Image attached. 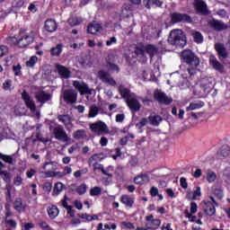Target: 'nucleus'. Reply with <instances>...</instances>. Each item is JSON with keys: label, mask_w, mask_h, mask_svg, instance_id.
I'll return each mask as SVG.
<instances>
[{"label": "nucleus", "mask_w": 230, "mask_h": 230, "mask_svg": "<svg viewBox=\"0 0 230 230\" xmlns=\"http://www.w3.org/2000/svg\"><path fill=\"white\" fill-rule=\"evenodd\" d=\"M197 197H202L200 187H196V190L193 191L192 200H197Z\"/></svg>", "instance_id": "bf43d9fd"}, {"label": "nucleus", "mask_w": 230, "mask_h": 230, "mask_svg": "<svg viewBox=\"0 0 230 230\" xmlns=\"http://www.w3.org/2000/svg\"><path fill=\"white\" fill-rule=\"evenodd\" d=\"M207 181L208 182H209L210 184L212 182H215V181H217V172H213V171H208L207 172Z\"/></svg>", "instance_id": "37998d69"}, {"label": "nucleus", "mask_w": 230, "mask_h": 230, "mask_svg": "<svg viewBox=\"0 0 230 230\" xmlns=\"http://www.w3.org/2000/svg\"><path fill=\"white\" fill-rule=\"evenodd\" d=\"M209 62H210V66H212V67L216 69V71H218L219 73H224V65L221 64L218 61V59H217V58H210Z\"/></svg>", "instance_id": "bb28decb"}, {"label": "nucleus", "mask_w": 230, "mask_h": 230, "mask_svg": "<svg viewBox=\"0 0 230 230\" xmlns=\"http://www.w3.org/2000/svg\"><path fill=\"white\" fill-rule=\"evenodd\" d=\"M214 48L219 58H227V57H229V54L227 53V49H226L224 43L217 42L215 44Z\"/></svg>", "instance_id": "2eb2a0df"}, {"label": "nucleus", "mask_w": 230, "mask_h": 230, "mask_svg": "<svg viewBox=\"0 0 230 230\" xmlns=\"http://www.w3.org/2000/svg\"><path fill=\"white\" fill-rule=\"evenodd\" d=\"M119 93L120 94V96H122V98L124 100H129L130 97V89L123 86V85H120L119 86Z\"/></svg>", "instance_id": "2f4dec72"}, {"label": "nucleus", "mask_w": 230, "mask_h": 230, "mask_svg": "<svg viewBox=\"0 0 230 230\" xmlns=\"http://www.w3.org/2000/svg\"><path fill=\"white\" fill-rule=\"evenodd\" d=\"M148 120L153 127H159V124L163 121V118L159 115H150Z\"/></svg>", "instance_id": "473e14b6"}, {"label": "nucleus", "mask_w": 230, "mask_h": 230, "mask_svg": "<svg viewBox=\"0 0 230 230\" xmlns=\"http://www.w3.org/2000/svg\"><path fill=\"white\" fill-rule=\"evenodd\" d=\"M194 8L199 13L206 15L208 13V4L204 0H194Z\"/></svg>", "instance_id": "dca6fc26"}, {"label": "nucleus", "mask_w": 230, "mask_h": 230, "mask_svg": "<svg viewBox=\"0 0 230 230\" xmlns=\"http://www.w3.org/2000/svg\"><path fill=\"white\" fill-rule=\"evenodd\" d=\"M22 66H21V64H18V65H13V71L14 73V76H21L22 75Z\"/></svg>", "instance_id": "de8ad7c7"}, {"label": "nucleus", "mask_w": 230, "mask_h": 230, "mask_svg": "<svg viewBox=\"0 0 230 230\" xmlns=\"http://www.w3.org/2000/svg\"><path fill=\"white\" fill-rule=\"evenodd\" d=\"M214 195L217 199L222 200L224 199V190L222 189H215Z\"/></svg>", "instance_id": "5fc2aeb1"}, {"label": "nucleus", "mask_w": 230, "mask_h": 230, "mask_svg": "<svg viewBox=\"0 0 230 230\" xmlns=\"http://www.w3.org/2000/svg\"><path fill=\"white\" fill-rule=\"evenodd\" d=\"M102 24L93 22L88 25L87 31L91 33V35H96L98 31H102Z\"/></svg>", "instance_id": "b1692460"}, {"label": "nucleus", "mask_w": 230, "mask_h": 230, "mask_svg": "<svg viewBox=\"0 0 230 230\" xmlns=\"http://www.w3.org/2000/svg\"><path fill=\"white\" fill-rule=\"evenodd\" d=\"M206 105L204 102L199 101L198 102H190V105L186 108V111L190 112V111H197L199 109H202Z\"/></svg>", "instance_id": "c85d7f7f"}, {"label": "nucleus", "mask_w": 230, "mask_h": 230, "mask_svg": "<svg viewBox=\"0 0 230 230\" xmlns=\"http://www.w3.org/2000/svg\"><path fill=\"white\" fill-rule=\"evenodd\" d=\"M4 222L7 226H9V227H12V229H15V227H17V221L13 219L4 218Z\"/></svg>", "instance_id": "6e6d98bb"}, {"label": "nucleus", "mask_w": 230, "mask_h": 230, "mask_svg": "<svg viewBox=\"0 0 230 230\" xmlns=\"http://www.w3.org/2000/svg\"><path fill=\"white\" fill-rule=\"evenodd\" d=\"M55 67L58 73V75L62 77V78H70L71 77V71L69 70V68H67V66H62L60 64H56Z\"/></svg>", "instance_id": "f3484780"}, {"label": "nucleus", "mask_w": 230, "mask_h": 230, "mask_svg": "<svg viewBox=\"0 0 230 230\" xmlns=\"http://www.w3.org/2000/svg\"><path fill=\"white\" fill-rule=\"evenodd\" d=\"M167 42L176 48H184L188 44L186 35L181 30H174L170 32Z\"/></svg>", "instance_id": "f03ea898"}, {"label": "nucleus", "mask_w": 230, "mask_h": 230, "mask_svg": "<svg viewBox=\"0 0 230 230\" xmlns=\"http://www.w3.org/2000/svg\"><path fill=\"white\" fill-rule=\"evenodd\" d=\"M2 175H3V181H4V182H11V179H12V176L10 175V172H8L7 171H5V172H4L3 173H2Z\"/></svg>", "instance_id": "e2e57ef3"}, {"label": "nucleus", "mask_w": 230, "mask_h": 230, "mask_svg": "<svg viewBox=\"0 0 230 230\" xmlns=\"http://www.w3.org/2000/svg\"><path fill=\"white\" fill-rule=\"evenodd\" d=\"M70 26H78L80 25V20L78 18H72L68 20Z\"/></svg>", "instance_id": "338daca9"}, {"label": "nucleus", "mask_w": 230, "mask_h": 230, "mask_svg": "<svg viewBox=\"0 0 230 230\" xmlns=\"http://www.w3.org/2000/svg\"><path fill=\"white\" fill-rule=\"evenodd\" d=\"M39 226L42 230H53V228H51V226H49L46 221H40Z\"/></svg>", "instance_id": "052dcab7"}, {"label": "nucleus", "mask_w": 230, "mask_h": 230, "mask_svg": "<svg viewBox=\"0 0 230 230\" xmlns=\"http://www.w3.org/2000/svg\"><path fill=\"white\" fill-rule=\"evenodd\" d=\"M98 76L103 84H109V85H111L112 87H114V85H116V80H114V78L111 77L109 73L105 72V70H99Z\"/></svg>", "instance_id": "9b49d317"}, {"label": "nucleus", "mask_w": 230, "mask_h": 230, "mask_svg": "<svg viewBox=\"0 0 230 230\" xmlns=\"http://www.w3.org/2000/svg\"><path fill=\"white\" fill-rule=\"evenodd\" d=\"M128 107L130 109V111H133V112H137L139 109H141V104L139 103V101L136 98L130 97L127 101Z\"/></svg>", "instance_id": "6ab92c4d"}, {"label": "nucleus", "mask_w": 230, "mask_h": 230, "mask_svg": "<svg viewBox=\"0 0 230 230\" xmlns=\"http://www.w3.org/2000/svg\"><path fill=\"white\" fill-rule=\"evenodd\" d=\"M91 197H98V195H102V188L96 186L90 190Z\"/></svg>", "instance_id": "603ef678"}, {"label": "nucleus", "mask_w": 230, "mask_h": 230, "mask_svg": "<svg viewBox=\"0 0 230 230\" xmlns=\"http://www.w3.org/2000/svg\"><path fill=\"white\" fill-rule=\"evenodd\" d=\"M35 99L38 103L44 104L51 100V94L46 93L44 91L38 92L35 93Z\"/></svg>", "instance_id": "a211bd4d"}, {"label": "nucleus", "mask_w": 230, "mask_h": 230, "mask_svg": "<svg viewBox=\"0 0 230 230\" xmlns=\"http://www.w3.org/2000/svg\"><path fill=\"white\" fill-rule=\"evenodd\" d=\"M22 100H23L26 107L30 109L31 112H35V111H37V105L35 104V102L33 99H31L30 93H28L26 90L22 93Z\"/></svg>", "instance_id": "1a4fd4ad"}, {"label": "nucleus", "mask_w": 230, "mask_h": 230, "mask_svg": "<svg viewBox=\"0 0 230 230\" xmlns=\"http://www.w3.org/2000/svg\"><path fill=\"white\" fill-rule=\"evenodd\" d=\"M78 62L82 67H93V61H91V58L89 57L80 58Z\"/></svg>", "instance_id": "72a5a7b5"}, {"label": "nucleus", "mask_w": 230, "mask_h": 230, "mask_svg": "<svg viewBox=\"0 0 230 230\" xmlns=\"http://www.w3.org/2000/svg\"><path fill=\"white\" fill-rule=\"evenodd\" d=\"M8 55V47L5 45H0V58Z\"/></svg>", "instance_id": "13d9d810"}, {"label": "nucleus", "mask_w": 230, "mask_h": 230, "mask_svg": "<svg viewBox=\"0 0 230 230\" xmlns=\"http://www.w3.org/2000/svg\"><path fill=\"white\" fill-rule=\"evenodd\" d=\"M3 88L5 91H8L9 89H11L12 88V80H10V79L5 80L4 83L3 84Z\"/></svg>", "instance_id": "774afa93"}, {"label": "nucleus", "mask_w": 230, "mask_h": 230, "mask_svg": "<svg viewBox=\"0 0 230 230\" xmlns=\"http://www.w3.org/2000/svg\"><path fill=\"white\" fill-rule=\"evenodd\" d=\"M106 67L109 71H114L115 73L119 72V66L114 63H111V61L106 63Z\"/></svg>", "instance_id": "79ce46f5"}, {"label": "nucleus", "mask_w": 230, "mask_h": 230, "mask_svg": "<svg viewBox=\"0 0 230 230\" xmlns=\"http://www.w3.org/2000/svg\"><path fill=\"white\" fill-rule=\"evenodd\" d=\"M154 98L158 102V103H163L164 105H170L173 100L172 98H169L164 92H162L161 90H156L154 93Z\"/></svg>", "instance_id": "6e6552de"}, {"label": "nucleus", "mask_w": 230, "mask_h": 230, "mask_svg": "<svg viewBox=\"0 0 230 230\" xmlns=\"http://www.w3.org/2000/svg\"><path fill=\"white\" fill-rule=\"evenodd\" d=\"M103 159H105V157H103V154L102 153L93 154L88 159V165L92 166V165L96 164L98 163H102Z\"/></svg>", "instance_id": "4be33fe9"}, {"label": "nucleus", "mask_w": 230, "mask_h": 230, "mask_svg": "<svg viewBox=\"0 0 230 230\" xmlns=\"http://www.w3.org/2000/svg\"><path fill=\"white\" fill-rule=\"evenodd\" d=\"M22 177L21 175H16L13 179V184L14 186H21L22 184Z\"/></svg>", "instance_id": "680f3d73"}, {"label": "nucleus", "mask_w": 230, "mask_h": 230, "mask_svg": "<svg viewBox=\"0 0 230 230\" xmlns=\"http://www.w3.org/2000/svg\"><path fill=\"white\" fill-rule=\"evenodd\" d=\"M44 28L46 30V31H49V33H53V31H57V22H55L54 20H47L45 22V25Z\"/></svg>", "instance_id": "393cba45"}, {"label": "nucleus", "mask_w": 230, "mask_h": 230, "mask_svg": "<svg viewBox=\"0 0 230 230\" xmlns=\"http://www.w3.org/2000/svg\"><path fill=\"white\" fill-rule=\"evenodd\" d=\"M63 100L65 103L73 105L78 101V93L73 89H67L63 92Z\"/></svg>", "instance_id": "423d86ee"}, {"label": "nucleus", "mask_w": 230, "mask_h": 230, "mask_svg": "<svg viewBox=\"0 0 230 230\" xmlns=\"http://www.w3.org/2000/svg\"><path fill=\"white\" fill-rule=\"evenodd\" d=\"M75 191L78 195H85V193L87 192V184L83 183L81 185H79L76 189Z\"/></svg>", "instance_id": "c03bdc74"}, {"label": "nucleus", "mask_w": 230, "mask_h": 230, "mask_svg": "<svg viewBox=\"0 0 230 230\" xmlns=\"http://www.w3.org/2000/svg\"><path fill=\"white\" fill-rule=\"evenodd\" d=\"M62 53V44H58L56 47L50 49V55L52 57H60Z\"/></svg>", "instance_id": "4c0bfd02"}, {"label": "nucleus", "mask_w": 230, "mask_h": 230, "mask_svg": "<svg viewBox=\"0 0 230 230\" xmlns=\"http://www.w3.org/2000/svg\"><path fill=\"white\" fill-rule=\"evenodd\" d=\"M209 199L210 201L203 200L201 204H202L205 215H207L208 217H213V215L217 213V208H215V206L218 207V203L217 202V200L213 196H210Z\"/></svg>", "instance_id": "39448f33"}, {"label": "nucleus", "mask_w": 230, "mask_h": 230, "mask_svg": "<svg viewBox=\"0 0 230 230\" xmlns=\"http://www.w3.org/2000/svg\"><path fill=\"white\" fill-rule=\"evenodd\" d=\"M197 203L195 201H192L190 203V213L188 210H185V217H187V218H191V215H195V213H197Z\"/></svg>", "instance_id": "e433bc0d"}, {"label": "nucleus", "mask_w": 230, "mask_h": 230, "mask_svg": "<svg viewBox=\"0 0 230 230\" xmlns=\"http://www.w3.org/2000/svg\"><path fill=\"white\" fill-rule=\"evenodd\" d=\"M120 202L121 204H124V206H126V208H132L134 206V197L128 195V194H123L120 197Z\"/></svg>", "instance_id": "412c9836"}, {"label": "nucleus", "mask_w": 230, "mask_h": 230, "mask_svg": "<svg viewBox=\"0 0 230 230\" xmlns=\"http://www.w3.org/2000/svg\"><path fill=\"white\" fill-rule=\"evenodd\" d=\"M145 51L146 53H148L150 58H154V57L159 53V49L155 45L148 44L146 46Z\"/></svg>", "instance_id": "a878e982"}, {"label": "nucleus", "mask_w": 230, "mask_h": 230, "mask_svg": "<svg viewBox=\"0 0 230 230\" xmlns=\"http://www.w3.org/2000/svg\"><path fill=\"white\" fill-rule=\"evenodd\" d=\"M47 213L50 220H55V218H57V217H58V215L60 214V210L58 209V207H57V205H49L47 208Z\"/></svg>", "instance_id": "aec40b11"}, {"label": "nucleus", "mask_w": 230, "mask_h": 230, "mask_svg": "<svg viewBox=\"0 0 230 230\" xmlns=\"http://www.w3.org/2000/svg\"><path fill=\"white\" fill-rule=\"evenodd\" d=\"M121 226L126 229H136V226H134L131 222L122 221Z\"/></svg>", "instance_id": "0e129e2a"}, {"label": "nucleus", "mask_w": 230, "mask_h": 230, "mask_svg": "<svg viewBox=\"0 0 230 230\" xmlns=\"http://www.w3.org/2000/svg\"><path fill=\"white\" fill-rule=\"evenodd\" d=\"M20 38L17 40V46L20 48H26L30 46L33 40H35V33L31 31L29 34L24 33V30H20Z\"/></svg>", "instance_id": "7ed1b4c3"}, {"label": "nucleus", "mask_w": 230, "mask_h": 230, "mask_svg": "<svg viewBox=\"0 0 230 230\" xmlns=\"http://www.w3.org/2000/svg\"><path fill=\"white\" fill-rule=\"evenodd\" d=\"M181 58L184 64H187L189 67L187 68L188 76L185 78H190L193 80L195 75H197V69L200 66V58L195 54L191 49H185L181 53Z\"/></svg>", "instance_id": "f257e3e1"}, {"label": "nucleus", "mask_w": 230, "mask_h": 230, "mask_svg": "<svg viewBox=\"0 0 230 230\" xmlns=\"http://www.w3.org/2000/svg\"><path fill=\"white\" fill-rule=\"evenodd\" d=\"M92 132L95 134H109V127L105 122L99 120L90 125Z\"/></svg>", "instance_id": "0eeeda50"}, {"label": "nucleus", "mask_w": 230, "mask_h": 230, "mask_svg": "<svg viewBox=\"0 0 230 230\" xmlns=\"http://www.w3.org/2000/svg\"><path fill=\"white\" fill-rule=\"evenodd\" d=\"M200 87H201L203 93H205L211 92V87L209 86V81L201 82Z\"/></svg>", "instance_id": "8fccbe9b"}, {"label": "nucleus", "mask_w": 230, "mask_h": 230, "mask_svg": "<svg viewBox=\"0 0 230 230\" xmlns=\"http://www.w3.org/2000/svg\"><path fill=\"white\" fill-rule=\"evenodd\" d=\"M5 214L4 218H10V217H13V212L12 211V206L10 204L6 203L4 205Z\"/></svg>", "instance_id": "3c124183"}, {"label": "nucleus", "mask_w": 230, "mask_h": 230, "mask_svg": "<svg viewBox=\"0 0 230 230\" xmlns=\"http://www.w3.org/2000/svg\"><path fill=\"white\" fill-rule=\"evenodd\" d=\"M74 139H85L87 137V133H85V129H77L74 135Z\"/></svg>", "instance_id": "c9c22d12"}, {"label": "nucleus", "mask_w": 230, "mask_h": 230, "mask_svg": "<svg viewBox=\"0 0 230 230\" xmlns=\"http://www.w3.org/2000/svg\"><path fill=\"white\" fill-rule=\"evenodd\" d=\"M53 133L55 139H58V141H64V143H68L69 137L67 136V133H66V130H64V128H55Z\"/></svg>", "instance_id": "f8f14e48"}, {"label": "nucleus", "mask_w": 230, "mask_h": 230, "mask_svg": "<svg viewBox=\"0 0 230 230\" xmlns=\"http://www.w3.org/2000/svg\"><path fill=\"white\" fill-rule=\"evenodd\" d=\"M144 4L147 10H150L153 6H157L161 8L163 6V2L161 0H146L144 1Z\"/></svg>", "instance_id": "cd10ccee"}, {"label": "nucleus", "mask_w": 230, "mask_h": 230, "mask_svg": "<svg viewBox=\"0 0 230 230\" xmlns=\"http://www.w3.org/2000/svg\"><path fill=\"white\" fill-rule=\"evenodd\" d=\"M73 85L75 89L80 93V94H91V90L89 89V85H87V84H81L79 81H74Z\"/></svg>", "instance_id": "ddd939ff"}, {"label": "nucleus", "mask_w": 230, "mask_h": 230, "mask_svg": "<svg viewBox=\"0 0 230 230\" xmlns=\"http://www.w3.org/2000/svg\"><path fill=\"white\" fill-rule=\"evenodd\" d=\"M180 186H181L183 190H188V181L186 180V178L181 177L180 179Z\"/></svg>", "instance_id": "69168bd1"}, {"label": "nucleus", "mask_w": 230, "mask_h": 230, "mask_svg": "<svg viewBox=\"0 0 230 230\" xmlns=\"http://www.w3.org/2000/svg\"><path fill=\"white\" fill-rule=\"evenodd\" d=\"M22 230L35 229V224H33V223H22Z\"/></svg>", "instance_id": "4d7b16f0"}, {"label": "nucleus", "mask_w": 230, "mask_h": 230, "mask_svg": "<svg viewBox=\"0 0 230 230\" xmlns=\"http://www.w3.org/2000/svg\"><path fill=\"white\" fill-rule=\"evenodd\" d=\"M170 18L172 24H179V22L191 24L193 22V19L190 14L180 12L172 13Z\"/></svg>", "instance_id": "20e7f679"}, {"label": "nucleus", "mask_w": 230, "mask_h": 230, "mask_svg": "<svg viewBox=\"0 0 230 230\" xmlns=\"http://www.w3.org/2000/svg\"><path fill=\"white\" fill-rule=\"evenodd\" d=\"M98 112H100V107L96 105L92 106L89 111L90 118H96V116H98Z\"/></svg>", "instance_id": "49530a36"}, {"label": "nucleus", "mask_w": 230, "mask_h": 230, "mask_svg": "<svg viewBox=\"0 0 230 230\" xmlns=\"http://www.w3.org/2000/svg\"><path fill=\"white\" fill-rule=\"evenodd\" d=\"M13 155H4L3 153H0V159L4 161V163H6L7 164H13Z\"/></svg>", "instance_id": "58836bf2"}, {"label": "nucleus", "mask_w": 230, "mask_h": 230, "mask_svg": "<svg viewBox=\"0 0 230 230\" xmlns=\"http://www.w3.org/2000/svg\"><path fill=\"white\" fill-rule=\"evenodd\" d=\"M145 179H148V175L146 174H138L134 178L135 184L143 185L145 184Z\"/></svg>", "instance_id": "ea45409f"}, {"label": "nucleus", "mask_w": 230, "mask_h": 230, "mask_svg": "<svg viewBox=\"0 0 230 230\" xmlns=\"http://www.w3.org/2000/svg\"><path fill=\"white\" fill-rule=\"evenodd\" d=\"M208 26L212 28V30H215V31H224V30H227V24L215 18L208 21Z\"/></svg>", "instance_id": "9d476101"}, {"label": "nucleus", "mask_w": 230, "mask_h": 230, "mask_svg": "<svg viewBox=\"0 0 230 230\" xmlns=\"http://www.w3.org/2000/svg\"><path fill=\"white\" fill-rule=\"evenodd\" d=\"M5 197H6V200H8L9 202H12V184L7 183L5 185Z\"/></svg>", "instance_id": "09e8293b"}, {"label": "nucleus", "mask_w": 230, "mask_h": 230, "mask_svg": "<svg viewBox=\"0 0 230 230\" xmlns=\"http://www.w3.org/2000/svg\"><path fill=\"white\" fill-rule=\"evenodd\" d=\"M146 226L147 229H159L161 226V219L155 218L154 219V215L146 216Z\"/></svg>", "instance_id": "4468645a"}, {"label": "nucleus", "mask_w": 230, "mask_h": 230, "mask_svg": "<svg viewBox=\"0 0 230 230\" xmlns=\"http://www.w3.org/2000/svg\"><path fill=\"white\" fill-rule=\"evenodd\" d=\"M13 209L18 213H24L26 211V204H22V199L16 198L13 202Z\"/></svg>", "instance_id": "5701e85b"}, {"label": "nucleus", "mask_w": 230, "mask_h": 230, "mask_svg": "<svg viewBox=\"0 0 230 230\" xmlns=\"http://www.w3.org/2000/svg\"><path fill=\"white\" fill-rule=\"evenodd\" d=\"M229 154H230V149L228 146H223L220 148V155H222V157H228Z\"/></svg>", "instance_id": "864d4df0"}, {"label": "nucleus", "mask_w": 230, "mask_h": 230, "mask_svg": "<svg viewBox=\"0 0 230 230\" xmlns=\"http://www.w3.org/2000/svg\"><path fill=\"white\" fill-rule=\"evenodd\" d=\"M39 62V58L37 56H32L28 61H26L27 67H35V65Z\"/></svg>", "instance_id": "a19ab883"}, {"label": "nucleus", "mask_w": 230, "mask_h": 230, "mask_svg": "<svg viewBox=\"0 0 230 230\" xmlns=\"http://www.w3.org/2000/svg\"><path fill=\"white\" fill-rule=\"evenodd\" d=\"M91 166H93V172H97V170H99L100 172H102V175H106L107 177H112V173L107 172V171H105V167H103V164L97 163L93 164V165Z\"/></svg>", "instance_id": "c756f323"}, {"label": "nucleus", "mask_w": 230, "mask_h": 230, "mask_svg": "<svg viewBox=\"0 0 230 230\" xmlns=\"http://www.w3.org/2000/svg\"><path fill=\"white\" fill-rule=\"evenodd\" d=\"M64 188H66V185H64V183L57 182L53 189V192H52L53 197H58V195L62 193V190H64Z\"/></svg>", "instance_id": "f704fd0d"}, {"label": "nucleus", "mask_w": 230, "mask_h": 230, "mask_svg": "<svg viewBox=\"0 0 230 230\" xmlns=\"http://www.w3.org/2000/svg\"><path fill=\"white\" fill-rule=\"evenodd\" d=\"M146 50L143 49V48L141 47H136L134 53L137 57H140L141 58H145V57H146V54L145 52Z\"/></svg>", "instance_id": "a18cd8bd"}, {"label": "nucleus", "mask_w": 230, "mask_h": 230, "mask_svg": "<svg viewBox=\"0 0 230 230\" xmlns=\"http://www.w3.org/2000/svg\"><path fill=\"white\" fill-rule=\"evenodd\" d=\"M191 37H193V40L196 44H202V42H204V36L200 31H192Z\"/></svg>", "instance_id": "7c9ffc66"}]
</instances>
